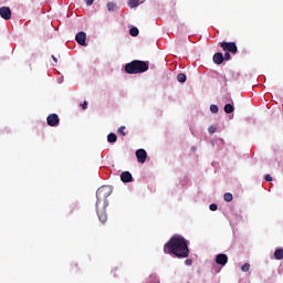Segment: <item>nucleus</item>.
<instances>
[{"instance_id": "1", "label": "nucleus", "mask_w": 283, "mask_h": 283, "mask_svg": "<svg viewBox=\"0 0 283 283\" xmlns=\"http://www.w3.org/2000/svg\"><path fill=\"white\" fill-rule=\"evenodd\" d=\"M164 253L174 255L179 260L189 258V242L180 234L172 235L164 245Z\"/></svg>"}, {"instance_id": "2", "label": "nucleus", "mask_w": 283, "mask_h": 283, "mask_svg": "<svg viewBox=\"0 0 283 283\" xmlns=\"http://www.w3.org/2000/svg\"><path fill=\"white\" fill-rule=\"evenodd\" d=\"M149 70V62L134 60L125 65L126 74H144Z\"/></svg>"}, {"instance_id": "3", "label": "nucleus", "mask_w": 283, "mask_h": 283, "mask_svg": "<svg viewBox=\"0 0 283 283\" xmlns=\"http://www.w3.org/2000/svg\"><path fill=\"white\" fill-rule=\"evenodd\" d=\"M112 196V187L109 186H102L96 191V208L98 209V202L103 200H107Z\"/></svg>"}, {"instance_id": "4", "label": "nucleus", "mask_w": 283, "mask_h": 283, "mask_svg": "<svg viewBox=\"0 0 283 283\" xmlns=\"http://www.w3.org/2000/svg\"><path fill=\"white\" fill-rule=\"evenodd\" d=\"M220 48H222L223 52L238 54V45L235 44V42H220Z\"/></svg>"}, {"instance_id": "5", "label": "nucleus", "mask_w": 283, "mask_h": 283, "mask_svg": "<svg viewBox=\"0 0 283 283\" xmlns=\"http://www.w3.org/2000/svg\"><path fill=\"white\" fill-rule=\"evenodd\" d=\"M59 123H61V119L57 114H51L46 117V124L49 127H59Z\"/></svg>"}, {"instance_id": "6", "label": "nucleus", "mask_w": 283, "mask_h": 283, "mask_svg": "<svg viewBox=\"0 0 283 283\" xmlns=\"http://www.w3.org/2000/svg\"><path fill=\"white\" fill-rule=\"evenodd\" d=\"M135 156L137 158V163H140V165H145V163H147V150L143 148L137 149Z\"/></svg>"}, {"instance_id": "7", "label": "nucleus", "mask_w": 283, "mask_h": 283, "mask_svg": "<svg viewBox=\"0 0 283 283\" xmlns=\"http://www.w3.org/2000/svg\"><path fill=\"white\" fill-rule=\"evenodd\" d=\"M0 17L4 19V21H10V19H12V10H10L9 7H1Z\"/></svg>"}, {"instance_id": "8", "label": "nucleus", "mask_w": 283, "mask_h": 283, "mask_svg": "<svg viewBox=\"0 0 283 283\" xmlns=\"http://www.w3.org/2000/svg\"><path fill=\"white\" fill-rule=\"evenodd\" d=\"M75 41L78 43V45H87L86 41H87V34L85 32H78L75 35Z\"/></svg>"}, {"instance_id": "9", "label": "nucleus", "mask_w": 283, "mask_h": 283, "mask_svg": "<svg viewBox=\"0 0 283 283\" xmlns=\"http://www.w3.org/2000/svg\"><path fill=\"white\" fill-rule=\"evenodd\" d=\"M217 264H220V266H226L227 262H229V256L224 253H220L216 256Z\"/></svg>"}, {"instance_id": "10", "label": "nucleus", "mask_w": 283, "mask_h": 283, "mask_svg": "<svg viewBox=\"0 0 283 283\" xmlns=\"http://www.w3.org/2000/svg\"><path fill=\"white\" fill-rule=\"evenodd\" d=\"M212 61L216 65H222V63H224V55L221 52H218L213 55Z\"/></svg>"}, {"instance_id": "11", "label": "nucleus", "mask_w": 283, "mask_h": 283, "mask_svg": "<svg viewBox=\"0 0 283 283\" xmlns=\"http://www.w3.org/2000/svg\"><path fill=\"white\" fill-rule=\"evenodd\" d=\"M120 180L122 182H133L134 177L132 176V172L124 171L120 174Z\"/></svg>"}, {"instance_id": "12", "label": "nucleus", "mask_w": 283, "mask_h": 283, "mask_svg": "<svg viewBox=\"0 0 283 283\" xmlns=\"http://www.w3.org/2000/svg\"><path fill=\"white\" fill-rule=\"evenodd\" d=\"M140 3H145V0H128L129 8H138Z\"/></svg>"}, {"instance_id": "13", "label": "nucleus", "mask_w": 283, "mask_h": 283, "mask_svg": "<svg viewBox=\"0 0 283 283\" xmlns=\"http://www.w3.org/2000/svg\"><path fill=\"white\" fill-rule=\"evenodd\" d=\"M96 211H97L99 222H102V224H105V222H107V214L99 212L98 208H96Z\"/></svg>"}, {"instance_id": "14", "label": "nucleus", "mask_w": 283, "mask_h": 283, "mask_svg": "<svg viewBox=\"0 0 283 283\" xmlns=\"http://www.w3.org/2000/svg\"><path fill=\"white\" fill-rule=\"evenodd\" d=\"M223 109H224L226 114H233L235 107H233V105H231V104H226Z\"/></svg>"}, {"instance_id": "15", "label": "nucleus", "mask_w": 283, "mask_h": 283, "mask_svg": "<svg viewBox=\"0 0 283 283\" xmlns=\"http://www.w3.org/2000/svg\"><path fill=\"white\" fill-rule=\"evenodd\" d=\"M274 259L275 260H283V249H277L274 252Z\"/></svg>"}, {"instance_id": "16", "label": "nucleus", "mask_w": 283, "mask_h": 283, "mask_svg": "<svg viewBox=\"0 0 283 283\" xmlns=\"http://www.w3.org/2000/svg\"><path fill=\"white\" fill-rule=\"evenodd\" d=\"M177 81H178L179 83H186V81H187V75H186L185 73H179V74L177 75Z\"/></svg>"}, {"instance_id": "17", "label": "nucleus", "mask_w": 283, "mask_h": 283, "mask_svg": "<svg viewBox=\"0 0 283 283\" xmlns=\"http://www.w3.org/2000/svg\"><path fill=\"white\" fill-rule=\"evenodd\" d=\"M107 140H108L109 143H116V142L118 140V137L116 136V134L111 133V134H108V136H107Z\"/></svg>"}, {"instance_id": "18", "label": "nucleus", "mask_w": 283, "mask_h": 283, "mask_svg": "<svg viewBox=\"0 0 283 283\" xmlns=\"http://www.w3.org/2000/svg\"><path fill=\"white\" fill-rule=\"evenodd\" d=\"M106 8H107L108 12H114V11L116 10V3H114V2H108V3L106 4Z\"/></svg>"}, {"instance_id": "19", "label": "nucleus", "mask_w": 283, "mask_h": 283, "mask_svg": "<svg viewBox=\"0 0 283 283\" xmlns=\"http://www.w3.org/2000/svg\"><path fill=\"white\" fill-rule=\"evenodd\" d=\"M226 202H231V200H233V195L230 192H226L223 196Z\"/></svg>"}, {"instance_id": "20", "label": "nucleus", "mask_w": 283, "mask_h": 283, "mask_svg": "<svg viewBox=\"0 0 283 283\" xmlns=\"http://www.w3.org/2000/svg\"><path fill=\"white\" fill-rule=\"evenodd\" d=\"M210 112L212 114H218V112H219L218 105H216V104L210 105Z\"/></svg>"}, {"instance_id": "21", "label": "nucleus", "mask_w": 283, "mask_h": 283, "mask_svg": "<svg viewBox=\"0 0 283 283\" xmlns=\"http://www.w3.org/2000/svg\"><path fill=\"white\" fill-rule=\"evenodd\" d=\"M130 36H136L138 34V28L134 27L129 30Z\"/></svg>"}, {"instance_id": "22", "label": "nucleus", "mask_w": 283, "mask_h": 283, "mask_svg": "<svg viewBox=\"0 0 283 283\" xmlns=\"http://www.w3.org/2000/svg\"><path fill=\"white\" fill-rule=\"evenodd\" d=\"M249 269H251V265L249 263H245L241 266V270L243 271V273H248Z\"/></svg>"}, {"instance_id": "23", "label": "nucleus", "mask_w": 283, "mask_h": 283, "mask_svg": "<svg viewBox=\"0 0 283 283\" xmlns=\"http://www.w3.org/2000/svg\"><path fill=\"white\" fill-rule=\"evenodd\" d=\"M117 132H118V134H120L122 136H127V133H125V126H120Z\"/></svg>"}, {"instance_id": "24", "label": "nucleus", "mask_w": 283, "mask_h": 283, "mask_svg": "<svg viewBox=\"0 0 283 283\" xmlns=\"http://www.w3.org/2000/svg\"><path fill=\"white\" fill-rule=\"evenodd\" d=\"M231 60V53L226 52L223 56V61H230Z\"/></svg>"}, {"instance_id": "25", "label": "nucleus", "mask_w": 283, "mask_h": 283, "mask_svg": "<svg viewBox=\"0 0 283 283\" xmlns=\"http://www.w3.org/2000/svg\"><path fill=\"white\" fill-rule=\"evenodd\" d=\"M209 209H210V211H218V205L211 203Z\"/></svg>"}, {"instance_id": "26", "label": "nucleus", "mask_w": 283, "mask_h": 283, "mask_svg": "<svg viewBox=\"0 0 283 283\" xmlns=\"http://www.w3.org/2000/svg\"><path fill=\"white\" fill-rule=\"evenodd\" d=\"M185 264H186L187 266H191V265L193 264V260L187 259V260L185 261Z\"/></svg>"}, {"instance_id": "27", "label": "nucleus", "mask_w": 283, "mask_h": 283, "mask_svg": "<svg viewBox=\"0 0 283 283\" xmlns=\"http://www.w3.org/2000/svg\"><path fill=\"white\" fill-rule=\"evenodd\" d=\"M264 179L266 180V182H271L273 180V177H271V175H265Z\"/></svg>"}, {"instance_id": "28", "label": "nucleus", "mask_w": 283, "mask_h": 283, "mask_svg": "<svg viewBox=\"0 0 283 283\" xmlns=\"http://www.w3.org/2000/svg\"><path fill=\"white\" fill-rule=\"evenodd\" d=\"M209 134H216V126L209 127Z\"/></svg>"}, {"instance_id": "29", "label": "nucleus", "mask_w": 283, "mask_h": 283, "mask_svg": "<svg viewBox=\"0 0 283 283\" xmlns=\"http://www.w3.org/2000/svg\"><path fill=\"white\" fill-rule=\"evenodd\" d=\"M81 107H82V109H86L87 108V101H84V103L81 104Z\"/></svg>"}, {"instance_id": "30", "label": "nucleus", "mask_w": 283, "mask_h": 283, "mask_svg": "<svg viewBox=\"0 0 283 283\" xmlns=\"http://www.w3.org/2000/svg\"><path fill=\"white\" fill-rule=\"evenodd\" d=\"M86 6H92V3H94V0H84Z\"/></svg>"}, {"instance_id": "31", "label": "nucleus", "mask_w": 283, "mask_h": 283, "mask_svg": "<svg viewBox=\"0 0 283 283\" xmlns=\"http://www.w3.org/2000/svg\"><path fill=\"white\" fill-rule=\"evenodd\" d=\"M52 59H53L54 63H59V59H56L54 55H52Z\"/></svg>"}, {"instance_id": "32", "label": "nucleus", "mask_w": 283, "mask_h": 283, "mask_svg": "<svg viewBox=\"0 0 283 283\" xmlns=\"http://www.w3.org/2000/svg\"><path fill=\"white\" fill-rule=\"evenodd\" d=\"M154 280H155L156 283H160V282H158L155 277H154Z\"/></svg>"}]
</instances>
